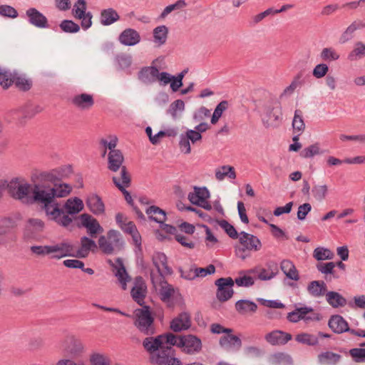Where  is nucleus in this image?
Wrapping results in <instances>:
<instances>
[{
  "mask_svg": "<svg viewBox=\"0 0 365 365\" xmlns=\"http://www.w3.org/2000/svg\"><path fill=\"white\" fill-rule=\"evenodd\" d=\"M47 180L41 178V173L37 178V180L31 185L29 204L36 203L40 205L49 217L48 212L52 211L54 204L53 202L56 198L64 197L70 194L72 187L68 184L60 183L51 185Z\"/></svg>",
  "mask_w": 365,
  "mask_h": 365,
  "instance_id": "nucleus-1",
  "label": "nucleus"
},
{
  "mask_svg": "<svg viewBox=\"0 0 365 365\" xmlns=\"http://www.w3.org/2000/svg\"><path fill=\"white\" fill-rule=\"evenodd\" d=\"M84 209L83 200L77 197H70L65 201L61 207L58 203L54 204L52 211L48 212L49 219L55 221L58 225L69 226L73 220V216Z\"/></svg>",
  "mask_w": 365,
  "mask_h": 365,
  "instance_id": "nucleus-2",
  "label": "nucleus"
},
{
  "mask_svg": "<svg viewBox=\"0 0 365 365\" xmlns=\"http://www.w3.org/2000/svg\"><path fill=\"white\" fill-rule=\"evenodd\" d=\"M100 231L103 230H88L91 238H97L98 247L106 255H113L119 252L123 246V240L120 233L115 230H110L105 234Z\"/></svg>",
  "mask_w": 365,
  "mask_h": 365,
  "instance_id": "nucleus-3",
  "label": "nucleus"
},
{
  "mask_svg": "<svg viewBox=\"0 0 365 365\" xmlns=\"http://www.w3.org/2000/svg\"><path fill=\"white\" fill-rule=\"evenodd\" d=\"M132 318L134 326L141 334L147 336L155 334L156 328L154 318L148 306H143L142 308L136 309L133 312Z\"/></svg>",
  "mask_w": 365,
  "mask_h": 365,
  "instance_id": "nucleus-4",
  "label": "nucleus"
},
{
  "mask_svg": "<svg viewBox=\"0 0 365 365\" xmlns=\"http://www.w3.org/2000/svg\"><path fill=\"white\" fill-rule=\"evenodd\" d=\"M31 185L24 178H14L8 182L6 190L13 198L29 204L32 188Z\"/></svg>",
  "mask_w": 365,
  "mask_h": 365,
  "instance_id": "nucleus-5",
  "label": "nucleus"
},
{
  "mask_svg": "<svg viewBox=\"0 0 365 365\" xmlns=\"http://www.w3.org/2000/svg\"><path fill=\"white\" fill-rule=\"evenodd\" d=\"M171 345L176 346L188 354L198 353L202 349V341L196 336L188 334L178 336L171 333Z\"/></svg>",
  "mask_w": 365,
  "mask_h": 365,
  "instance_id": "nucleus-6",
  "label": "nucleus"
},
{
  "mask_svg": "<svg viewBox=\"0 0 365 365\" xmlns=\"http://www.w3.org/2000/svg\"><path fill=\"white\" fill-rule=\"evenodd\" d=\"M171 333H166L156 337L148 336L143 339V346L148 354L149 361L153 360L154 356H157L163 348L167 345H171Z\"/></svg>",
  "mask_w": 365,
  "mask_h": 365,
  "instance_id": "nucleus-7",
  "label": "nucleus"
},
{
  "mask_svg": "<svg viewBox=\"0 0 365 365\" xmlns=\"http://www.w3.org/2000/svg\"><path fill=\"white\" fill-rule=\"evenodd\" d=\"M247 273L255 274L261 281H269L278 274L279 267L276 262L269 260L264 264V266H256L247 270Z\"/></svg>",
  "mask_w": 365,
  "mask_h": 365,
  "instance_id": "nucleus-8",
  "label": "nucleus"
},
{
  "mask_svg": "<svg viewBox=\"0 0 365 365\" xmlns=\"http://www.w3.org/2000/svg\"><path fill=\"white\" fill-rule=\"evenodd\" d=\"M239 242L242 248H238L237 250V255L242 259L246 258V255H244L245 250L256 252L259 251L262 247V243L256 236L245 232H241L240 233Z\"/></svg>",
  "mask_w": 365,
  "mask_h": 365,
  "instance_id": "nucleus-9",
  "label": "nucleus"
},
{
  "mask_svg": "<svg viewBox=\"0 0 365 365\" xmlns=\"http://www.w3.org/2000/svg\"><path fill=\"white\" fill-rule=\"evenodd\" d=\"M321 318L319 313L315 312L312 307H309L297 308L288 313L287 316V320L292 323L298 322L300 320H304L306 322L319 321Z\"/></svg>",
  "mask_w": 365,
  "mask_h": 365,
  "instance_id": "nucleus-10",
  "label": "nucleus"
},
{
  "mask_svg": "<svg viewBox=\"0 0 365 365\" xmlns=\"http://www.w3.org/2000/svg\"><path fill=\"white\" fill-rule=\"evenodd\" d=\"M150 363L153 365H183L182 361L175 356V350L170 345L163 348L157 356L153 357Z\"/></svg>",
  "mask_w": 365,
  "mask_h": 365,
  "instance_id": "nucleus-11",
  "label": "nucleus"
},
{
  "mask_svg": "<svg viewBox=\"0 0 365 365\" xmlns=\"http://www.w3.org/2000/svg\"><path fill=\"white\" fill-rule=\"evenodd\" d=\"M210 195L206 187H195L192 192L188 194V200L192 204L200 206L207 210L212 209V205L207 201Z\"/></svg>",
  "mask_w": 365,
  "mask_h": 365,
  "instance_id": "nucleus-12",
  "label": "nucleus"
},
{
  "mask_svg": "<svg viewBox=\"0 0 365 365\" xmlns=\"http://www.w3.org/2000/svg\"><path fill=\"white\" fill-rule=\"evenodd\" d=\"M215 285L217 287V298L220 302H226L232 297L234 280L231 277L220 278L215 281Z\"/></svg>",
  "mask_w": 365,
  "mask_h": 365,
  "instance_id": "nucleus-13",
  "label": "nucleus"
},
{
  "mask_svg": "<svg viewBox=\"0 0 365 365\" xmlns=\"http://www.w3.org/2000/svg\"><path fill=\"white\" fill-rule=\"evenodd\" d=\"M153 283L160 299L165 303H168L171 297L175 294V289L172 285L169 284L163 278L158 277V279L153 278Z\"/></svg>",
  "mask_w": 365,
  "mask_h": 365,
  "instance_id": "nucleus-14",
  "label": "nucleus"
},
{
  "mask_svg": "<svg viewBox=\"0 0 365 365\" xmlns=\"http://www.w3.org/2000/svg\"><path fill=\"white\" fill-rule=\"evenodd\" d=\"M130 295L138 304L143 307L144 300L147 295V286L143 277H137L135 278Z\"/></svg>",
  "mask_w": 365,
  "mask_h": 365,
  "instance_id": "nucleus-15",
  "label": "nucleus"
},
{
  "mask_svg": "<svg viewBox=\"0 0 365 365\" xmlns=\"http://www.w3.org/2000/svg\"><path fill=\"white\" fill-rule=\"evenodd\" d=\"M267 116L262 118L265 127H276L279 125L282 120V109L279 105L277 106H267L266 108Z\"/></svg>",
  "mask_w": 365,
  "mask_h": 365,
  "instance_id": "nucleus-16",
  "label": "nucleus"
},
{
  "mask_svg": "<svg viewBox=\"0 0 365 365\" xmlns=\"http://www.w3.org/2000/svg\"><path fill=\"white\" fill-rule=\"evenodd\" d=\"M124 157L120 150L119 151H111L108 153V168L112 172L120 171V180L122 178V170L124 168L126 170L125 166L123 164ZM118 178V177H117Z\"/></svg>",
  "mask_w": 365,
  "mask_h": 365,
  "instance_id": "nucleus-17",
  "label": "nucleus"
},
{
  "mask_svg": "<svg viewBox=\"0 0 365 365\" xmlns=\"http://www.w3.org/2000/svg\"><path fill=\"white\" fill-rule=\"evenodd\" d=\"M292 336L290 334L281 330H273L264 335L265 341L272 345H284L292 339Z\"/></svg>",
  "mask_w": 365,
  "mask_h": 365,
  "instance_id": "nucleus-18",
  "label": "nucleus"
},
{
  "mask_svg": "<svg viewBox=\"0 0 365 365\" xmlns=\"http://www.w3.org/2000/svg\"><path fill=\"white\" fill-rule=\"evenodd\" d=\"M141 36L138 31L128 28L123 30L118 36V41L126 46H133L139 43Z\"/></svg>",
  "mask_w": 365,
  "mask_h": 365,
  "instance_id": "nucleus-19",
  "label": "nucleus"
},
{
  "mask_svg": "<svg viewBox=\"0 0 365 365\" xmlns=\"http://www.w3.org/2000/svg\"><path fill=\"white\" fill-rule=\"evenodd\" d=\"M113 181L115 186L123 192L125 200L128 203L131 204L133 200L130 193L125 189L130 185V177L124 168L122 170V178L121 180L117 177H113Z\"/></svg>",
  "mask_w": 365,
  "mask_h": 365,
  "instance_id": "nucleus-20",
  "label": "nucleus"
},
{
  "mask_svg": "<svg viewBox=\"0 0 365 365\" xmlns=\"http://www.w3.org/2000/svg\"><path fill=\"white\" fill-rule=\"evenodd\" d=\"M75 247L68 242L51 245V258L61 259L66 256H73Z\"/></svg>",
  "mask_w": 365,
  "mask_h": 365,
  "instance_id": "nucleus-21",
  "label": "nucleus"
},
{
  "mask_svg": "<svg viewBox=\"0 0 365 365\" xmlns=\"http://www.w3.org/2000/svg\"><path fill=\"white\" fill-rule=\"evenodd\" d=\"M98 249V245L96 242L89 239L88 237H83L81 240V247L76 250L75 248L74 257L79 258L86 257L90 252H96Z\"/></svg>",
  "mask_w": 365,
  "mask_h": 365,
  "instance_id": "nucleus-22",
  "label": "nucleus"
},
{
  "mask_svg": "<svg viewBox=\"0 0 365 365\" xmlns=\"http://www.w3.org/2000/svg\"><path fill=\"white\" fill-rule=\"evenodd\" d=\"M72 104L77 108L83 110L91 109L94 104V99L92 95L81 93L74 96L71 99Z\"/></svg>",
  "mask_w": 365,
  "mask_h": 365,
  "instance_id": "nucleus-23",
  "label": "nucleus"
},
{
  "mask_svg": "<svg viewBox=\"0 0 365 365\" xmlns=\"http://www.w3.org/2000/svg\"><path fill=\"white\" fill-rule=\"evenodd\" d=\"M70 173L71 168L69 167H61L41 173V178L53 182L67 177Z\"/></svg>",
  "mask_w": 365,
  "mask_h": 365,
  "instance_id": "nucleus-24",
  "label": "nucleus"
},
{
  "mask_svg": "<svg viewBox=\"0 0 365 365\" xmlns=\"http://www.w3.org/2000/svg\"><path fill=\"white\" fill-rule=\"evenodd\" d=\"M191 326V319L189 314L182 312L170 322V329L175 332L189 329Z\"/></svg>",
  "mask_w": 365,
  "mask_h": 365,
  "instance_id": "nucleus-25",
  "label": "nucleus"
},
{
  "mask_svg": "<svg viewBox=\"0 0 365 365\" xmlns=\"http://www.w3.org/2000/svg\"><path fill=\"white\" fill-rule=\"evenodd\" d=\"M153 262L160 274L159 277H163V275L172 273L171 268L168 265L167 257L165 254L162 252L154 253L153 255Z\"/></svg>",
  "mask_w": 365,
  "mask_h": 365,
  "instance_id": "nucleus-26",
  "label": "nucleus"
},
{
  "mask_svg": "<svg viewBox=\"0 0 365 365\" xmlns=\"http://www.w3.org/2000/svg\"><path fill=\"white\" fill-rule=\"evenodd\" d=\"M195 230H178L174 233V239L180 243L183 247L192 249L195 247V243L190 239V237L194 233Z\"/></svg>",
  "mask_w": 365,
  "mask_h": 365,
  "instance_id": "nucleus-27",
  "label": "nucleus"
},
{
  "mask_svg": "<svg viewBox=\"0 0 365 365\" xmlns=\"http://www.w3.org/2000/svg\"><path fill=\"white\" fill-rule=\"evenodd\" d=\"M26 16L29 18L30 24L38 27L46 28L47 27V19L46 17L34 8L29 9L26 11Z\"/></svg>",
  "mask_w": 365,
  "mask_h": 365,
  "instance_id": "nucleus-28",
  "label": "nucleus"
},
{
  "mask_svg": "<svg viewBox=\"0 0 365 365\" xmlns=\"http://www.w3.org/2000/svg\"><path fill=\"white\" fill-rule=\"evenodd\" d=\"M100 23L105 26H110L120 20V15L113 8L101 10L99 16Z\"/></svg>",
  "mask_w": 365,
  "mask_h": 365,
  "instance_id": "nucleus-29",
  "label": "nucleus"
},
{
  "mask_svg": "<svg viewBox=\"0 0 365 365\" xmlns=\"http://www.w3.org/2000/svg\"><path fill=\"white\" fill-rule=\"evenodd\" d=\"M329 328L335 333L350 331L346 321L340 315L332 316L329 321Z\"/></svg>",
  "mask_w": 365,
  "mask_h": 365,
  "instance_id": "nucleus-30",
  "label": "nucleus"
},
{
  "mask_svg": "<svg viewBox=\"0 0 365 365\" xmlns=\"http://www.w3.org/2000/svg\"><path fill=\"white\" fill-rule=\"evenodd\" d=\"M307 292L314 297H322L326 295L327 292V285L324 281H312L307 285Z\"/></svg>",
  "mask_w": 365,
  "mask_h": 365,
  "instance_id": "nucleus-31",
  "label": "nucleus"
},
{
  "mask_svg": "<svg viewBox=\"0 0 365 365\" xmlns=\"http://www.w3.org/2000/svg\"><path fill=\"white\" fill-rule=\"evenodd\" d=\"M280 269L287 278L298 281L299 279V274L294 263L289 259H283L280 262Z\"/></svg>",
  "mask_w": 365,
  "mask_h": 365,
  "instance_id": "nucleus-32",
  "label": "nucleus"
},
{
  "mask_svg": "<svg viewBox=\"0 0 365 365\" xmlns=\"http://www.w3.org/2000/svg\"><path fill=\"white\" fill-rule=\"evenodd\" d=\"M365 27V24L363 23L361 20H356L353 21L346 29V30L341 34L339 41L341 43H344L349 40H351L353 36L354 32L358 30L361 29L362 28Z\"/></svg>",
  "mask_w": 365,
  "mask_h": 365,
  "instance_id": "nucleus-33",
  "label": "nucleus"
},
{
  "mask_svg": "<svg viewBox=\"0 0 365 365\" xmlns=\"http://www.w3.org/2000/svg\"><path fill=\"white\" fill-rule=\"evenodd\" d=\"M159 70L155 66L143 68L139 73V78L145 83H152L157 81Z\"/></svg>",
  "mask_w": 365,
  "mask_h": 365,
  "instance_id": "nucleus-34",
  "label": "nucleus"
},
{
  "mask_svg": "<svg viewBox=\"0 0 365 365\" xmlns=\"http://www.w3.org/2000/svg\"><path fill=\"white\" fill-rule=\"evenodd\" d=\"M226 334H227L225 336H222L220 339V346L225 349H239L242 346L240 339L237 336L232 334L231 333Z\"/></svg>",
  "mask_w": 365,
  "mask_h": 365,
  "instance_id": "nucleus-35",
  "label": "nucleus"
},
{
  "mask_svg": "<svg viewBox=\"0 0 365 365\" xmlns=\"http://www.w3.org/2000/svg\"><path fill=\"white\" fill-rule=\"evenodd\" d=\"M235 309L242 315L252 314L256 312L257 305L250 300H239L235 303Z\"/></svg>",
  "mask_w": 365,
  "mask_h": 365,
  "instance_id": "nucleus-36",
  "label": "nucleus"
},
{
  "mask_svg": "<svg viewBox=\"0 0 365 365\" xmlns=\"http://www.w3.org/2000/svg\"><path fill=\"white\" fill-rule=\"evenodd\" d=\"M86 202L88 209L96 215L101 214L105 210L104 204L98 195L89 196Z\"/></svg>",
  "mask_w": 365,
  "mask_h": 365,
  "instance_id": "nucleus-37",
  "label": "nucleus"
},
{
  "mask_svg": "<svg viewBox=\"0 0 365 365\" xmlns=\"http://www.w3.org/2000/svg\"><path fill=\"white\" fill-rule=\"evenodd\" d=\"M78 226L85 228H101L98 222L88 213H83L76 218Z\"/></svg>",
  "mask_w": 365,
  "mask_h": 365,
  "instance_id": "nucleus-38",
  "label": "nucleus"
},
{
  "mask_svg": "<svg viewBox=\"0 0 365 365\" xmlns=\"http://www.w3.org/2000/svg\"><path fill=\"white\" fill-rule=\"evenodd\" d=\"M168 34V29L166 26L162 25L155 27L153 31V41L160 46L165 43Z\"/></svg>",
  "mask_w": 365,
  "mask_h": 365,
  "instance_id": "nucleus-39",
  "label": "nucleus"
},
{
  "mask_svg": "<svg viewBox=\"0 0 365 365\" xmlns=\"http://www.w3.org/2000/svg\"><path fill=\"white\" fill-rule=\"evenodd\" d=\"M17 88L21 91H29L32 86V81L27 78L25 74L14 72V83Z\"/></svg>",
  "mask_w": 365,
  "mask_h": 365,
  "instance_id": "nucleus-40",
  "label": "nucleus"
},
{
  "mask_svg": "<svg viewBox=\"0 0 365 365\" xmlns=\"http://www.w3.org/2000/svg\"><path fill=\"white\" fill-rule=\"evenodd\" d=\"M149 218L158 223L163 224L166 220L165 212L157 206H150L146 210Z\"/></svg>",
  "mask_w": 365,
  "mask_h": 365,
  "instance_id": "nucleus-41",
  "label": "nucleus"
},
{
  "mask_svg": "<svg viewBox=\"0 0 365 365\" xmlns=\"http://www.w3.org/2000/svg\"><path fill=\"white\" fill-rule=\"evenodd\" d=\"M325 296L327 302L334 308L342 307L346 304V299L336 292H328Z\"/></svg>",
  "mask_w": 365,
  "mask_h": 365,
  "instance_id": "nucleus-42",
  "label": "nucleus"
},
{
  "mask_svg": "<svg viewBox=\"0 0 365 365\" xmlns=\"http://www.w3.org/2000/svg\"><path fill=\"white\" fill-rule=\"evenodd\" d=\"M365 56V43L362 41H356L353 49L348 54L347 58L350 61H356Z\"/></svg>",
  "mask_w": 365,
  "mask_h": 365,
  "instance_id": "nucleus-43",
  "label": "nucleus"
},
{
  "mask_svg": "<svg viewBox=\"0 0 365 365\" xmlns=\"http://www.w3.org/2000/svg\"><path fill=\"white\" fill-rule=\"evenodd\" d=\"M341 355L331 352L325 351L322 352L318 356L319 363L327 365H334L341 359Z\"/></svg>",
  "mask_w": 365,
  "mask_h": 365,
  "instance_id": "nucleus-44",
  "label": "nucleus"
},
{
  "mask_svg": "<svg viewBox=\"0 0 365 365\" xmlns=\"http://www.w3.org/2000/svg\"><path fill=\"white\" fill-rule=\"evenodd\" d=\"M14 71L6 68H0V85L4 89L10 87L14 81Z\"/></svg>",
  "mask_w": 365,
  "mask_h": 365,
  "instance_id": "nucleus-45",
  "label": "nucleus"
},
{
  "mask_svg": "<svg viewBox=\"0 0 365 365\" xmlns=\"http://www.w3.org/2000/svg\"><path fill=\"white\" fill-rule=\"evenodd\" d=\"M115 269H116L115 272V275L118 278L122 289L125 290L127 289V282L130 281V278L128 276L122 262H119L118 265L116 266Z\"/></svg>",
  "mask_w": 365,
  "mask_h": 365,
  "instance_id": "nucleus-46",
  "label": "nucleus"
},
{
  "mask_svg": "<svg viewBox=\"0 0 365 365\" xmlns=\"http://www.w3.org/2000/svg\"><path fill=\"white\" fill-rule=\"evenodd\" d=\"M118 138L115 135H109L107 138H102L100 141V144L103 147L104 150L102 153V156L104 157L107 154V150L109 152L111 151H119L120 150L116 149Z\"/></svg>",
  "mask_w": 365,
  "mask_h": 365,
  "instance_id": "nucleus-47",
  "label": "nucleus"
},
{
  "mask_svg": "<svg viewBox=\"0 0 365 365\" xmlns=\"http://www.w3.org/2000/svg\"><path fill=\"white\" fill-rule=\"evenodd\" d=\"M68 342L70 345H68L66 349L71 356H78L83 351L84 346L79 340L73 337H70L68 339Z\"/></svg>",
  "mask_w": 365,
  "mask_h": 365,
  "instance_id": "nucleus-48",
  "label": "nucleus"
},
{
  "mask_svg": "<svg viewBox=\"0 0 365 365\" xmlns=\"http://www.w3.org/2000/svg\"><path fill=\"white\" fill-rule=\"evenodd\" d=\"M225 177L230 179L236 178V173L233 167L230 165H224L215 170V178L218 180H222Z\"/></svg>",
  "mask_w": 365,
  "mask_h": 365,
  "instance_id": "nucleus-49",
  "label": "nucleus"
},
{
  "mask_svg": "<svg viewBox=\"0 0 365 365\" xmlns=\"http://www.w3.org/2000/svg\"><path fill=\"white\" fill-rule=\"evenodd\" d=\"M91 365H111L110 358L106 354L94 352L89 358Z\"/></svg>",
  "mask_w": 365,
  "mask_h": 365,
  "instance_id": "nucleus-50",
  "label": "nucleus"
},
{
  "mask_svg": "<svg viewBox=\"0 0 365 365\" xmlns=\"http://www.w3.org/2000/svg\"><path fill=\"white\" fill-rule=\"evenodd\" d=\"M320 58L324 62H331L337 61L340 55L339 53L332 47L324 48L319 54Z\"/></svg>",
  "mask_w": 365,
  "mask_h": 365,
  "instance_id": "nucleus-51",
  "label": "nucleus"
},
{
  "mask_svg": "<svg viewBox=\"0 0 365 365\" xmlns=\"http://www.w3.org/2000/svg\"><path fill=\"white\" fill-rule=\"evenodd\" d=\"M187 6V4L185 0H178L174 4L167 6L160 14L159 18L161 19H165L171 12L183 9Z\"/></svg>",
  "mask_w": 365,
  "mask_h": 365,
  "instance_id": "nucleus-52",
  "label": "nucleus"
},
{
  "mask_svg": "<svg viewBox=\"0 0 365 365\" xmlns=\"http://www.w3.org/2000/svg\"><path fill=\"white\" fill-rule=\"evenodd\" d=\"M295 340L299 343L309 346H314L319 342L318 338L315 335L304 332L296 335Z\"/></svg>",
  "mask_w": 365,
  "mask_h": 365,
  "instance_id": "nucleus-53",
  "label": "nucleus"
},
{
  "mask_svg": "<svg viewBox=\"0 0 365 365\" xmlns=\"http://www.w3.org/2000/svg\"><path fill=\"white\" fill-rule=\"evenodd\" d=\"M299 79L300 76L299 75L294 77L291 83L283 90L279 98L282 99L292 96L295 90L301 86Z\"/></svg>",
  "mask_w": 365,
  "mask_h": 365,
  "instance_id": "nucleus-54",
  "label": "nucleus"
},
{
  "mask_svg": "<svg viewBox=\"0 0 365 365\" xmlns=\"http://www.w3.org/2000/svg\"><path fill=\"white\" fill-rule=\"evenodd\" d=\"M322 153L323 152L320 149L319 143H316L303 149L300 153V155L304 158H309Z\"/></svg>",
  "mask_w": 365,
  "mask_h": 365,
  "instance_id": "nucleus-55",
  "label": "nucleus"
},
{
  "mask_svg": "<svg viewBox=\"0 0 365 365\" xmlns=\"http://www.w3.org/2000/svg\"><path fill=\"white\" fill-rule=\"evenodd\" d=\"M87 5L85 0H78L73 5L72 13L76 19L82 18L86 14Z\"/></svg>",
  "mask_w": 365,
  "mask_h": 365,
  "instance_id": "nucleus-56",
  "label": "nucleus"
},
{
  "mask_svg": "<svg viewBox=\"0 0 365 365\" xmlns=\"http://www.w3.org/2000/svg\"><path fill=\"white\" fill-rule=\"evenodd\" d=\"M314 257L320 261L333 259L334 254L329 250L323 247H317L314 250Z\"/></svg>",
  "mask_w": 365,
  "mask_h": 365,
  "instance_id": "nucleus-57",
  "label": "nucleus"
},
{
  "mask_svg": "<svg viewBox=\"0 0 365 365\" xmlns=\"http://www.w3.org/2000/svg\"><path fill=\"white\" fill-rule=\"evenodd\" d=\"M292 127L294 130L299 133L304 131L305 124L302 118V112L300 110H296L294 112V118L292 120Z\"/></svg>",
  "mask_w": 365,
  "mask_h": 365,
  "instance_id": "nucleus-58",
  "label": "nucleus"
},
{
  "mask_svg": "<svg viewBox=\"0 0 365 365\" xmlns=\"http://www.w3.org/2000/svg\"><path fill=\"white\" fill-rule=\"evenodd\" d=\"M175 231L178 230H155V235L159 241H170L174 239Z\"/></svg>",
  "mask_w": 365,
  "mask_h": 365,
  "instance_id": "nucleus-59",
  "label": "nucleus"
},
{
  "mask_svg": "<svg viewBox=\"0 0 365 365\" xmlns=\"http://www.w3.org/2000/svg\"><path fill=\"white\" fill-rule=\"evenodd\" d=\"M335 263L332 262L327 263L320 262L317 264V268L322 274L326 275L332 274L334 277H337V276L335 275Z\"/></svg>",
  "mask_w": 365,
  "mask_h": 365,
  "instance_id": "nucleus-60",
  "label": "nucleus"
},
{
  "mask_svg": "<svg viewBox=\"0 0 365 365\" xmlns=\"http://www.w3.org/2000/svg\"><path fill=\"white\" fill-rule=\"evenodd\" d=\"M117 225L121 228H135V225L123 213H118L115 215Z\"/></svg>",
  "mask_w": 365,
  "mask_h": 365,
  "instance_id": "nucleus-61",
  "label": "nucleus"
},
{
  "mask_svg": "<svg viewBox=\"0 0 365 365\" xmlns=\"http://www.w3.org/2000/svg\"><path fill=\"white\" fill-rule=\"evenodd\" d=\"M349 354L356 363L365 362V348H354L349 351Z\"/></svg>",
  "mask_w": 365,
  "mask_h": 365,
  "instance_id": "nucleus-62",
  "label": "nucleus"
},
{
  "mask_svg": "<svg viewBox=\"0 0 365 365\" xmlns=\"http://www.w3.org/2000/svg\"><path fill=\"white\" fill-rule=\"evenodd\" d=\"M61 29L67 33H77L80 30V26L73 21L64 20L60 24Z\"/></svg>",
  "mask_w": 365,
  "mask_h": 365,
  "instance_id": "nucleus-63",
  "label": "nucleus"
},
{
  "mask_svg": "<svg viewBox=\"0 0 365 365\" xmlns=\"http://www.w3.org/2000/svg\"><path fill=\"white\" fill-rule=\"evenodd\" d=\"M329 66L326 63H322L315 66L312 71V75L316 78H322L327 76Z\"/></svg>",
  "mask_w": 365,
  "mask_h": 365,
  "instance_id": "nucleus-64",
  "label": "nucleus"
}]
</instances>
